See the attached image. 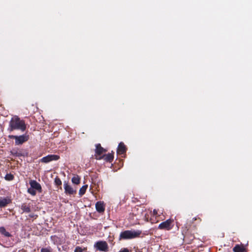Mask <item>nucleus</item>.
I'll list each match as a JSON object with an SVG mask.
<instances>
[{
    "mask_svg": "<svg viewBox=\"0 0 252 252\" xmlns=\"http://www.w3.org/2000/svg\"><path fill=\"white\" fill-rule=\"evenodd\" d=\"M26 129V125L24 120H21L19 117L12 118L9 122L8 130L12 131L15 129H20L24 131Z\"/></svg>",
    "mask_w": 252,
    "mask_h": 252,
    "instance_id": "f257e3e1",
    "label": "nucleus"
},
{
    "mask_svg": "<svg viewBox=\"0 0 252 252\" xmlns=\"http://www.w3.org/2000/svg\"><path fill=\"white\" fill-rule=\"evenodd\" d=\"M141 233V231L139 230L136 231L125 230L120 233L119 239L127 240L137 238L140 236Z\"/></svg>",
    "mask_w": 252,
    "mask_h": 252,
    "instance_id": "f03ea898",
    "label": "nucleus"
},
{
    "mask_svg": "<svg viewBox=\"0 0 252 252\" xmlns=\"http://www.w3.org/2000/svg\"><path fill=\"white\" fill-rule=\"evenodd\" d=\"M8 137L10 139H14L15 140V144L16 145H22L29 139V135L27 134L20 136L9 135Z\"/></svg>",
    "mask_w": 252,
    "mask_h": 252,
    "instance_id": "7ed1b4c3",
    "label": "nucleus"
},
{
    "mask_svg": "<svg viewBox=\"0 0 252 252\" xmlns=\"http://www.w3.org/2000/svg\"><path fill=\"white\" fill-rule=\"evenodd\" d=\"M94 247L96 250L101 252H108L109 250L108 244L105 241H97L94 243Z\"/></svg>",
    "mask_w": 252,
    "mask_h": 252,
    "instance_id": "20e7f679",
    "label": "nucleus"
},
{
    "mask_svg": "<svg viewBox=\"0 0 252 252\" xmlns=\"http://www.w3.org/2000/svg\"><path fill=\"white\" fill-rule=\"evenodd\" d=\"M173 220L171 219H168L161 223H160L158 228L161 230H170L173 227Z\"/></svg>",
    "mask_w": 252,
    "mask_h": 252,
    "instance_id": "39448f33",
    "label": "nucleus"
},
{
    "mask_svg": "<svg viewBox=\"0 0 252 252\" xmlns=\"http://www.w3.org/2000/svg\"><path fill=\"white\" fill-rule=\"evenodd\" d=\"M60 158V156L56 155H48V156L43 157L40 161L41 162L48 163L51 161L57 160Z\"/></svg>",
    "mask_w": 252,
    "mask_h": 252,
    "instance_id": "423d86ee",
    "label": "nucleus"
},
{
    "mask_svg": "<svg viewBox=\"0 0 252 252\" xmlns=\"http://www.w3.org/2000/svg\"><path fill=\"white\" fill-rule=\"evenodd\" d=\"M95 158L97 160H100L103 159L106 162H112L114 159V153H108V154L104 155L102 156L98 157L96 156Z\"/></svg>",
    "mask_w": 252,
    "mask_h": 252,
    "instance_id": "0eeeda50",
    "label": "nucleus"
},
{
    "mask_svg": "<svg viewBox=\"0 0 252 252\" xmlns=\"http://www.w3.org/2000/svg\"><path fill=\"white\" fill-rule=\"evenodd\" d=\"M31 187L36 190L38 192L41 193L42 191V188L40 184L35 180H31L30 181Z\"/></svg>",
    "mask_w": 252,
    "mask_h": 252,
    "instance_id": "6e6552de",
    "label": "nucleus"
},
{
    "mask_svg": "<svg viewBox=\"0 0 252 252\" xmlns=\"http://www.w3.org/2000/svg\"><path fill=\"white\" fill-rule=\"evenodd\" d=\"M127 148L125 144L121 142L119 143L117 148V154L119 155L124 154L126 153Z\"/></svg>",
    "mask_w": 252,
    "mask_h": 252,
    "instance_id": "1a4fd4ad",
    "label": "nucleus"
},
{
    "mask_svg": "<svg viewBox=\"0 0 252 252\" xmlns=\"http://www.w3.org/2000/svg\"><path fill=\"white\" fill-rule=\"evenodd\" d=\"M64 192L66 194L72 195L76 193V190L67 183L64 184Z\"/></svg>",
    "mask_w": 252,
    "mask_h": 252,
    "instance_id": "9d476101",
    "label": "nucleus"
},
{
    "mask_svg": "<svg viewBox=\"0 0 252 252\" xmlns=\"http://www.w3.org/2000/svg\"><path fill=\"white\" fill-rule=\"evenodd\" d=\"M106 151V150L101 147L100 144H97L96 145V148L95 150L96 154L95 157L97 156L98 157H99L103 153H104Z\"/></svg>",
    "mask_w": 252,
    "mask_h": 252,
    "instance_id": "9b49d317",
    "label": "nucleus"
},
{
    "mask_svg": "<svg viewBox=\"0 0 252 252\" xmlns=\"http://www.w3.org/2000/svg\"><path fill=\"white\" fill-rule=\"evenodd\" d=\"M95 208L98 213H103L105 211V207L103 202L101 201L97 202L95 204Z\"/></svg>",
    "mask_w": 252,
    "mask_h": 252,
    "instance_id": "f8f14e48",
    "label": "nucleus"
},
{
    "mask_svg": "<svg viewBox=\"0 0 252 252\" xmlns=\"http://www.w3.org/2000/svg\"><path fill=\"white\" fill-rule=\"evenodd\" d=\"M11 202L10 199L7 197L0 199V208L5 207Z\"/></svg>",
    "mask_w": 252,
    "mask_h": 252,
    "instance_id": "ddd939ff",
    "label": "nucleus"
},
{
    "mask_svg": "<svg viewBox=\"0 0 252 252\" xmlns=\"http://www.w3.org/2000/svg\"><path fill=\"white\" fill-rule=\"evenodd\" d=\"M233 251L234 252H244L245 248L243 246L236 245L233 248Z\"/></svg>",
    "mask_w": 252,
    "mask_h": 252,
    "instance_id": "4468645a",
    "label": "nucleus"
},
{
    "mask_svg": "<svg viewBox=\"0 0 252 252\" xmlns=\"http://www.w3.org/2000/svg\"><path fill=\"white\" fill-rule=\"evenodd\" d=\"M0 233L4 236L9 237L11 235L7 231H6L5 228L3 226L0 227Z\"/></svg>",
    "mask_w": 252,
    "mask_h": 252,
    "instance_id": "2eb2a0df",
    "label": "nucleus"
},
{
    "mask_svg": "<svg viewBox=\"0 0 252 252\" xmlns=\"http://www.w3.org/2000/svg\"><path fill=\"white\" fill-rule=\"evenodd\" d=\"M21 209L23 210L24 212L29 213L31 212V208L29 205H27L25 203H24L21 206Z\"/></svg>",
    "mask_w": 252,
    "mask_h": 252,
    "instance_id": "dca6fc26",
    "label": "nucleus"
},
{
    "mask_svg": "<svg viewBox=\"0 0 252 252\" xmlns=\"http://www.w3.org/2000/svg\"><path fill=\"white\" fill-rule=\"evenodd\" d=\"M88 188V185H86L83 186H82L80 189H79V194L80 196H82L83 195H84L86 191V189Z\"/></svg>",
    "mask_w": 252,
    "mask_h": 252,
    "instance_id": "f3484780",
    "label": "nucleus"
},
{
    "mask_svg": "<svg viewBox=\"0 0 252 252\" xmlns=\"http://www.w3.org/2000/svg\"><path fill=\"white\" fill-rule=\"evenodd\" d=\"M194 221H197V223H195L194 225H193V227H194L195 228L196 227V226L197 224L198 223H200L201 222V221H202V220L199 217H194L192 219L191 221L190 222V223H191L192 224H193L194 223Z\"/></svg>",
    "mask_w": 252,
    "mask_h": 252,
    "instance_id": "a211bd4d",
    "label": "nucleus"
},
{
    "mask_svg": "<svg viewBox=\"0 0 252 252\" xmlns=\"http://www.w3.org/2000/svg\"><path fill=\"white\" fill-rule=\"evenodd\" d=\"M71 180H72V182L73 184H76V185H78L80 183V178H79V177L78 175L74 176L72 178Z\"/></svg>",
    "mask_w": 252,
    "mask_h": 252,
    "instance_id": "6ab92c4d",
    "label": "nucleus"
},
{
    "mask_svg": "<svg viewBox=\"0 0 252 252\" xmlns=\"http://www.w3.org/2000/svg\"><path fill=\"white\" fill-rule=\"evenodd\" d=\"M54 182H55V185L57 186L62 185V181H61V179L58 177H56L55 178Z\"/></svg>",
    "mask_w": 252,
    "mask_h": 252,
    "instance_id": "aec40b11",
    "label": "nucleus"
},
{
    "mask_svg": "<svg viewBox=\"0 0 252 252\" xmlns=\"http://www.w3.org/2000/svg\"><path fill=\"white\" fill-rule=\"evenodd\" d=\"M28 193L33 196L35 195L36 193V190L32 188L28 189Z\"/></svg>",
    "mask_w": 252,
    "mask_h": 252,
    "instance_id": "412c9836",
    "label": "nucleus"
},
{
    "mask_svg": "<svg viewBox=\"0 0 252 252\" xmlns=\"http://www.w3.org/2000/svg\"><path fill=\"white\" fill-rule=\"evenodd\" d=\"M52 249L50 247H48L45 248H42L40 252H52Z\"/></svg>",
    "mask_w": 252,
    "mask_h": 252,
    "instance_id": "4be33fe9",
    "label": "nucleus"
},
{
    "mask_svg": "<svg viewBox=\"0 0 252 252\" xmlns=\"http://www.w3.org/2000/svg\"><path fill=\"white\" fill-rule=\"evenodd\" d=\"M5 178L6 180L10 181V180H12L13 179L14 176L13 175L9 174H7Z\"/></svg>",
    "mask_w": 252,
    "mask_h": 252,
    "instance_id": "5701e85b",
    "label": "nucleus"
},
{
    "mask_svg": "<svg viewBox=\"0 0 252 252\" xmlns=\"http://www.w3.org/2000/svg\"><path fill=\"white\" fill-rule=\"evenodd\" d=\"M83 250L79 246H77L74 250V252H82Z\"/></svg>",
    "mask_w": 252,
    "mask_h": 252,
    "instance_id": "b1692460",
    "label": "nucleus"
},
{
    "mask_svg": "<svg viewBox=\"0 0 252 252\" xmlns=\"http://www.w3.org/2000/svg\"><path fill=\"white\" fill-rule=\"evenodd\" d=\"M119 252H129L127 248H124L121 249Z\"/></svg>",
    "mask_w": 252,
    "mask_h": 252,
    "instance_id": "393cba45",
    "label": "nucleus"
},
{
    "mask_svg": "<svg viewBox=\"0 0 252 252\" xmlns=\"http://www.w3.org/2000/svg\"><path fill=\"white\" fill-rule=\"evenodd\" d=\"M153 213H154V214L155 215H157V214H158L157 211V210H156L155 209V210H154V211H153Z\"/></svg>",
    "mask_w": 252,
    "mask_h": 252,
    "instance_id": "a878e982",
    "label": "nucleus"
},
{
    "mask_svg": "<svg viewBox=\"0 0 252 252\" xmlns=\"http://www.w3.org/2000/svg\"><path fill=\"white\" fill-rule=\"evenodd\" d=\"M31 217H32V215H31V216H30Z\"/></svg>",
    "mask_w": 252,
    "mask_h": 252,
    "instance_id": "bb28decb",
    "label": "nucleus"
},
{
    "mask_svg": "<svg viewBox=\"0 0 252 252\" xmlns=\"http://www.w3.org/2000/svg\"><path fill=\"white\" fill-rule=\"evenodd\" d=\"M31 217H32V215H31V216H30Z\"/></svg>",
    "mask_w": 252,
    "mask_h": 252,
    "instance_id": "cd10ccee",
    "label": "nucleus"
}]
</instances>
